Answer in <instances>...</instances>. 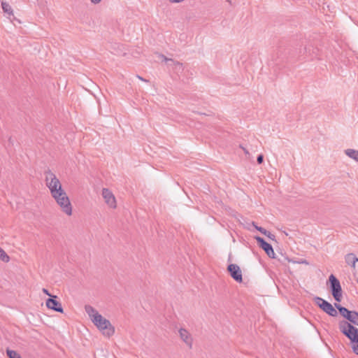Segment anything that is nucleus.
Here are the masks:
<instances>
[{
	"instance_id": "obj_1",
	"label": "nucleus",
	"mask_w": 358,
	"mask_h": 358,
	"mask_svg": "<svg viewBox=\"0 0 358 358\" xmlns=\"http://www.w3.org/2000/svg\"><path fill=\"white\" fill-rule=\"evenodd\" d=\"M44 181L52 198L61 211L66 216L71 217L73 215V206L59 178L48 169L44 172Z\"/></svg>"
},
{
	"instance_id": "obj_2",
	"label": "nucleus",
	"mask_w": 358,
	"mask_h": 358,
	"mask_svg": "<svg viewBox=\"0 0 358 358\" xmlns=\"http://www.w3.org/2000/svg\"><path fill=\"white\" fill-rule=\"evenodd\" d=\"M85 310L92 322L104 336L110 338L115 334V327L112 325L110 322L103 317L98 310L91 306H85Z\"/></svg>"
},
{
	"instance_id": "obj_3",
	"label": "nucleus",
	"mask_w": 358,
	"mask_h": 358,
	"mask_svg": "<svg viewBox=\"0 0 358 358\" xmlns=\"http://www.w3.org/2000/svg\"><path fill=\"white\" fill-rule=\"evenodd\" d=\"M339 329L351 341L353 352L358 355V329L347 321L341 322L339 323Z\"/></svg>"
},
{
	"instance_id": "obj_4",
	"label": "nucleus",
	"mask_w": 358,
	"mask_h": 358,
	"mask_svg": "<svg viewBox=\"0 0 358 358\" xmlns=\"http://www.w3.org/2000/svg\"><path fill=\"white\" fill-rule=\"evenodd\" d=\"M329 280L331 284V294L334 299L338 302H341L342 299V289L339 280L333 274L330 275Z\"/></svg>"
},
{
	"instance_id": "obj_5",
	"label": "nucleus",
	"mask_w": 358,
	"mask_h": 358,
	"mask_svg": "<svg viewBox=\"0 0 358 358\" xmlns=\"http://www.w3.org/2000/svg\"><path fill=\"white\" fill-rule=\"evenodd\" d=\"M101 196L109 208L115 209L117 208V200L112 191L108 188H103Z\"/></svg>"
},
{
	"instance_id": "obj_6",
	"label": "nucleus",
	"mask_w": 358,
	"mask_h": 358,
	"mask_svg": "<svg viewBox=\"0 0 358 358\" xmlns=\"http://www.w3.org/2000/svg\"><path fill=\"white\" fill-rule=\"evenodd\" d=\"M315 302L317 305L326 313L329 315L330 316L335 317L337 315L338 313L336 309L333 307V306L327 301L326 300L320 298L316 297Z\"/></svg>"
},
{
	"instance_id": "obj_7",
	"label": "nucleus",
	"mask_w": 358,
	"mask_h": 358,
	"mask_svg": "<svg viewBox=\"0 0 358 358\" xmlns=\"http://www.w3.org/2000/svg\"><path fill=\"white\" fill-rule=\"evenodd\" d=\"M57 296L56 295L51 296V298H49L46 300L45 305L49 309L60 313H63L64 309L62 308V303L57 301Z\"/></svg>"
},
{
	"instance_id": "obj_8",
	"label": "nucleus",
	"mask_w": 358,
	"mask_h": 358,
	"mask_svg": "<svg viewBox=\"0 0 358 358\" xmlns=\"http://www.w3.org/2000/svg\"><path fill=\"white\" fill-rule=\"evenodd\" d=\"M228 271L234 280L238 282L243 281L242 272L240 267L235 264H231L228 266Z\"/></svg>"
},
{
	"instance_id": "obj_9",
	"label": "nucleus",
	"mask_w": 358,
	"mask_h": 358,
	"mask_svg": "<svg viewBox=\"0 0 358 358\" xmlns=\"http://www.w3.org/2000/svg\"><path fill=\"white\" fill-rule=\"evenodd\" d=\"M256 241L259 243L260 247L265 251L266 255L271 258H275V252L271 244L267 243L260 236H255Z\"/></svg>"
},
{
	"instance_id": "obj_10",
	"label": "nucleus",
	"mask_w": 358,
	"mask_h": 358,
	"mask_svg": "<svg viewBox=\"0 0 358 358\" xmlns=\"http://www.w3.org/2000/svg\"><path fill=\"white\" fill-rule=\"evenodd\" d=\"M179 335L182 341L189 348L192 347L193 339L190 333L185 329H179Z\"/></svg>"
},
{
	"instance_id": "obj_11",
	"label": "nucleus",
	"mask_w": 358,
	"mask_h": 358,
	"mask_svg": "<svg viewBox=\"0 0 358 358\" xmlns=\"http://www.w3.org/2000/svg\"><path fill=\"white\" fill-rule=\"evenodd\" d=\"M345 260L348 265L353 269L356 268V263L358 262V258L353 253H348L345 256Z\"/></svg>"
},
{
	"instance_id": "obj_12",
	"label": "nucleus",
	"mask_w": 358,
	"mask_h": 358,
	"mask_svg": "<svg viewBox=\"0 0 358 358\" xmlns=\"http://www.w3.org/2000/svg\"><path fill=\"white\" fill-rule=\"evenodd\" d=\"M345 153L348 157L358 162V150L347 149L345 150Z\"/></svg>"
},
{
	"instance_id": "obj_13",
	"label": "nucleus",
	"mask_w": 358,
	"mask_h": 358,
	"mask_svg": "<svg viewBox=\"0 0 358 358\" xmlns=\"http://www.w3.org/2000/svg\"><path fill=\"white\" fill-rule=\"evenodd\" d=\"M1 7L5 13H6L8 16L13 15V10L11 6L6 1L1 2Z\"/></svg>"
},
{
	"instance_id": "obj_14",
	"label": "nucleus",
	"mask_w": 358,
	"mask_h": 358,
	"mask_svg": "<svg viewBox=\"0 0 358 358\" xmlns=\"http://www.w3.org/2000/svg\"><path fill=\"white\" fill-rule=\"evenodd\" d=\"M336 308L338 310L339 313L345 318L348 319L352 311L348 310L346 308L335 303Z\"/></svg>"
},
{
	"instance_id": "obj_15",
	"label": "nucleus",
	"mask_w": 358,
	"mask_h": 358,
	"mask_svg": "<svg viewBox=\"0 0 358 358\" xmlns=\"http://www.w3.org/2000/svg\"><path fill=\"white\" fill-rule=\"evenodd\" d=\"M347 320L351 323L358 326V313L356 311H352Z\"/></svg>"
},
{
	"instance_id": "obj_16",
	"label": "nucleus",
	"mask_w": 358,
	"mask_h": 358,
	"mask_svg": "<svg viewBox=\"0 0 358 358\" xmlns=\"http://www.w3.org/2000/svg\"><path fill=\"white\" fill-rule=\"evenodd\" d=\"M6 352L9 358H22L21 355L15 350L7 348Z\"/></svg>"
},
{
	"instance_id": "obj_17",
	"label": "nucleus",
	"mask_w": 358,
	"mask_h": 358,
	"mask_svg": "<svg viewBox=\"0 0 358 358\" xmlns=\"http://www.w3.org/2000/svg\"><path fill=\"white\" fill-rule=\"evenodd\" d=\"M10 257L6 252L0 247V260L4 263H8L10 262Z\"/></svg>"
},
{
	"instance_id": "obj_18",
	"label": "nucleus",
	"mask_w": 358,
	"mask_h": 358,
	"mask_svg": "<svg viewBox=\"0 0 358 358\" xmlns=\"http://www.w3.org/2000/svg\"><path fill=\"white\" fill-rule=\"evenodd\" d=\"M252 225L255 227V229L257 230H258L259 231H260L262 234H263L264 235H265V234L266 233L267 230H266L265 229H264L263 227H258L255 224V222H252Z\"/></svg>"
},
{
	"instance_id": "obj_19",
	"label": "nucleus",
	"mask_w": 358,
	"mask_h": 358,
	"mask_svg": "<svg viewBox=\"0 0 358 358\" xmlns=\"http://www.w3.org/2000/svg\"><path fill=\"white\" fill-rule=\"evenodd\" d=\"M265 236H266L268 238L271 239V240H275V236L271 234L270 231H266V233L265 234Z\"/></svg>"
},
{
	"instance_id": "obj_20",
	"label": "nucleus",
	"mask_w": 358,
	"mask_h": 358,
	"mask_svg": "<svg viewBox=\"0 0 358 358\" xmlns=\"http://www.w3.org/2000/svg\"><path fill=\"white\" fill-rule=\"evenodd\" d=\"M263 159H264V157L262 155H259L257 158V161L258 164H262L263 162Z\"/></svg>"
},
{
	"instance_id": "obj_21",
	"label": "nucleus",
	"mask_w": 358,
	"mask_h": 358,
	"mask_svg": "<svg viewBox=\"0 0 358 358\" xmlns=\"http://www.w3.org/2000/svg\"><path fill=\"white\" fill-rule=\"evenodd\" d=\"M43 292L45 294H46V295H48V296H50V297H51V296H52V295L50 294V292H48V290L47 289H45V288H43Z\"/></svg>"
},
{
	"instance_id": "obj_22",
	"label": "nucleus",
	"mask_w": 358,
	"mask_h": 358,
	"mask_svg": "<svg viewBox=\"0 0 358 358\" xmlns=\"http://www.w3.org/2000/svg\"><path fill=\"white\" fill-rule=\"evenodd\" d=\"M90 1L93 4H98L101 1V0H90Z\"/></svg>"
},
{
	"instance_id": "obj_23",
	"label": "nucleus",
	"mask_w": 358,
	"mask_h": 358,
	"mask_svg": "<svg viewBox=\"0 0 358 358\" xmlns=\"http://www.w3.org/2000/svg\"><path fill=\"white\" fill-rule=\"evenodd\" d=\"M241 148L244 151L245 154H246V155L249 154V152H248V150L246 148H243L242 146H241Z\"/></svg>"
},
{
	"instance_id": "obj_24",
	"label": "nucleus",
	"mask_w": 358,
	"mask_h": 358,
	"mask_svg": "<svg viewBox=\"0 0 358 358\" xmlns=\"http://www.w3.org/2000/svg\"><path fill=\"white\" fill-rule=\"evenodd\" d=\"M137 78H138L139 80H142V81L147 82V80H145V79H143V78L142 77H141L140 76H137Z\"/></svg>"
}]
</instances>
